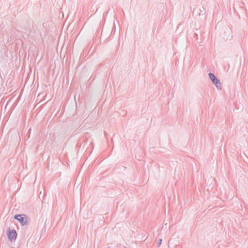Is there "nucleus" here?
<instances>
[{
	"label": "nucleus",
	"instance_id": "4",
	"mask_svg": "<svg viewBox=\"0 0 248 248\" xmlns=\"http://www.w3.org/2000/svg\"><path fill=\"white\" fill-rule=\"evenodd\" d=\"M161 243H162V239H160L158 240V243H157V246L158 247H160V246L161 245Z\"/></svg>",
	"mask_w": 248,
	"mask_h": 248
},
{
	"label": "nucleus",
	"instance_id": "3",
	"mask_svg": "<svg viewBox=\"0 0 248 248\" xmlns=\"http://www.w3.org/2000/svg\"><path fill=\"white\" fill-rule=\"evenodd\" d=\"M22 216H25L24 215H16L15 216V219H16L19 221L21 224L23 226L26 224L27 223V219L24 217H22Z\"/></svg>",
	"mask_w": 248,
	"mask_h": 248
},
{
	"label": "nucleus",
	"instance_id": "2",
	"mask_svg": "<svg viewBox=\"0 0 248 248\" xmlns=\"http://www.w3.org/2000/svg\"><path fill=\"white\" fill-rule=\"evenodd\" d=\"M7 235L9 239L12 241L13 240H15L17 237V233L15 230H13L12 231H10V228H8V231H7Z\"/></svg>",
	"mask_w": 248,
	"mask_h": 248
},
{
	"label": "nucleus",
	"instance_id": "1",
	"mask_svg": "<svg viewBox=\"0 0 248 248\" xmlns=\"http://www.w3.org/2000/svg\"><path fill=\"white\" fill-rule=\"evenodd\" d=\"M209 77L210 79L212 80L214 84L218 89H221L222 88V84L220 81L215 76V75L211 73H209Z\"/></svg>",
	"mask_w": 248,
	"mask_h": 248
}]
</instances>
